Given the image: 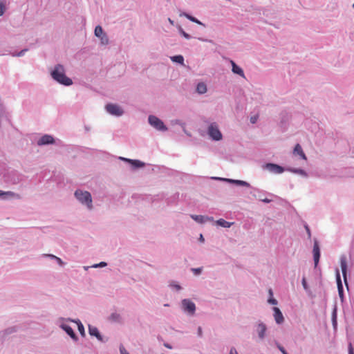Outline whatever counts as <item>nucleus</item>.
<instances>
[{"label":"nucleus","mask_w":354,"mask_h":354,"mask_svg":"<svg viewBox=\"0 0 354 354\" xmlns=\"http://www.w3.org/2000/svg\"><path fill=\"white\" fill-rule=\"evenodd\" d=\"M51 77L59 84L68 86L73 84V80L66 75L65 68L63 65L56 64L50 71Z\"/></svg>","instance_id":"nucleus-1"},{"label":"nucleus","mask_w":354,"mask_h":354,"mask_svg":"<svg viewBox=\"0 0 354 354\" xmlns=\"http://www.w3.org/2000/svg\"><path fill=\"white\" fill-rule=\"evenodd\" d=\"M74 196L80 204L85 206L88 210L93 209V199L89 192L77 189L74 192Z\"/></svg>","instance_id":"nucleus-2"},{"label":"nucleus","mask_w":354,"mask_h":354,"mask_svg":"<svg viewBox=\"0 0 354 354\" xmlns=\"http://www.w3.org/2000/svg\"><path fill=\"white\" fill-rule=\"evenodd\" d=\"M3 181L6 183L15 185L22 180L23 176L14 169H6L1 173Z\"/></svg>","instance_id":"nucleus-3"},{"label":"nucleus","mask_w":354,"mask_h":354,"mask_svg":"<svg viewBox=\"0 0 354 354\" xmlns=\"http://www.w3.org/2000/svg\"><path fill=\"white\" fill-rule=\"evenodd\" d=\"M249 187L251 189L250 194L256 199L265 203H270L272 201V199L268 198L267 196H273L274 195L272 194L268 193L264 190H261L256 187H253L251 185Z\"/></svg>","instance_id":"nucleus-4"},{"label":"nucleus","mask_w":354,"mask_h":354,"mask_svg":"<svg viewBox=\"0 0 354 354\" xmlns=\"http://www.w3.org/2000/svg\"><path fill=\"white\" fill-rule=\"evenodd\" d=\"M149 124L155 129L159 131L165 132L168 130L167 127L164 124L162 120L153 115L148 117Z\"/></svg>","instance_id":"nucleus-5"},{"label":"nucleus","mask_w":354,"mask_h":354,"mask_svg":"<svg viewBox=\"0 0 354 354\" xmlns=\"http://www.w3.org/2000/svg\"><path fill=\"white\" fill-rule=\"evenodd\" d=\"M207 134L214 141H219L222 139L223 136L218 129V126L216 122H212L207 128Z\"/></svg>","instance_id":"nucleus-6"},{"label":"nucleus","mask_w":354,"mask_h":354,"mask_svg":"<svg viewBox=\"0 0 354 354\" xmlns=\"http://www.w3.org/2000/svg\"><path fill=\"white\" fill-rule=\"evenodd\" d=\"M196 308L195 304L191 299H183L181 301V309L188 315H194L196 312Z\"/></svg>","instance_id":"nucleus-7"},{"label":"nucleus","mask_w":354,"mask_h":354,"mask_svg":"<svg viewBox=\"0 0 354 354\" xmlns=\"http://www.w3.org/2000/svg\"><path fill=\"white\" fill-rule=\"evenodd\" d=\"M106 111L111 115L120 117L124 111L123 109L117 104L109 103L105 106Z\"/></svg>","instance_id":"nucleus-8"},{"label":"nucleus","mask_w":354,"mask_h":354,"mask_svg":"<svg viewBox=\"0 0 354 354\" xmlns=\"http://www.w3.org/2000/svg\"><path fill=\"white\" fill-rule=\"evenodd\" d=\"M264 168L269 171L270 173L274 174H282L283 171H286V168L272 162L266 163L264 166Z\"/></svg>","instance_id":"nucleus-9"},{"label":"nucleus","mask_w":354,"mask_h":354,"mask_svg":"<svg viewBox=\"0 0 354 354\" xmlns=\"http://www.w3.org/2000/svg\"><path fill=\"white\" fill-rule=\"evenodd\" d=\"M266 330L267 326L263 322L259 321L256 324L255 331L257 333L258 337L260 340H263L265 339L266 336Z\"/></svg>","instance_id":"nucleus-10"},{"label":"nucleus","mask_w":354,"mask_h":354,"mask_svg":"<svg viewBox=\"0 0 354 354\" xmlns=\"http://www.w3.org/2000/svg\"><path fill=\"white\" fill-rule=\"evenodd\" d=\"M212 179L216 180L225 181L231 184H234L237 186H243V187H250V184L246 181L242 180H234L230 178H221V177H212Z\"/></svg>","instance_id":"nucleus-11"},{"label":"nucleus","mask_w":354,"mask_h":354,"mask_svg":"<svg viewBox=\"0 0 354 354\" xmlns=\"http://www.w3.org/2000/svg\"><path fill=\"white\" fill-rule=\"evenodd\" d=\"M340 266L342 269V272L344 278V281L346 287H348V280H347V259L346 255L342 254L340 257Z\"/></svg>","instance_id":"nucleus-12"},{"label":"nucleus","mask_w":354,"mask_h":354,"mask_svg":"<svg viewBox=\"0 0 354 354\" xmlns=\"http://www.w3.org/2000/svg\"><path fill=\"white\" fill-rule=\"evenodd\" d=\"M21 196L12 191H3L0 189V199L6 201L10 199H20Z\"/></svg>","instance_id":"nucleus-13"},{"label":"nucleus","mask_w":354,"mask_h":354,"mask_svg":"<svg viewBox=\"0 0 354 354\" xmlns=\"http://www.w3.org/2000/svg\"><path fill=\"white\" fill-rule=\"evenodd\" d=\"M55 142V140L53 136L49 134H44L37 141L38 146H44L48 145H53Z\"/></svg>","instance_id":"nucleus-14"},{"label":"nucleus","mask_w":354,"mask_h":354,"mask_svg":"<svg viewBox=\"0 0 354 354\" xmlns=\"http://www.w3.org/2000/svg\"><path fill=\"white\" fill-rule=\"evenodd\" d=\"M313 254L314 264H315V267L316 268L319 263L320 255H321L319 243L316 239H314Z\"/></svg>","instance_id":"nucleus-15"},{"label":"nucleus","mask_w":354,"mask_h":354,"mask_svg":"<svg viewBox=\"0 0 354 354\" xmlns=\"http://www.w3.org/2000/svg\"><path fill=\"white\" fill-rule=\"evenodd\" d=\"M59 327L66 332V333L70 336V337L74 341L77 342L79 340V338L73 329L68 324H65L64 323H62L59 324Z\"/></svg>","instance_id":"nucleus-16"},{"label":"nucleus","mask_w":354,"mask_h":354,"mask_svg":"<svg viewBox=\"0 0 354 354\" xmlns=\"http://www.w3.org/2000/svg\"><path fill=\"white\" fill-rule=\"evenodd\" d=\"M120 159L124 162H129L131 165V167L132 169L141 168L145 166V163L138 160H132L123 157H120Z\"/></svg>","instance_id":"nucleus-17"},{"label":"nucleus","mask_w":354,"mask_h":354,"mask_svg":"<svg viewBox=\"0 0 354 354\" xmlns=\"http://www.w3.org/2000/svg\"><path fill=\"white\" fill-rule=\"evenodd\" d=\"M335 277H336L338 294H339V298L341 299V300L343 301V299H344V288H343L339 271L338 269H336Z\"/></svg>","instance_id":"nucleus-18"},{"label":"nucleus","mask_w":354,"mask_h":354,"mask_svg":"<svg viewBox=\"0 0 354 354\" xmlns=\"http://www.w3.org/2000/svg\"><path fill=\"white\" fill-rule=\"evenodd\" d=\"M88 333L91 336L95 337L97 340L102 342H105L106 341L104 339L103 336L100 333L98 328L94 326L88 325Z\"/></svg>","instance_id":"nucleus-19"},{"label":"nucleus","mask_w":354,"mask_h":354,"mask_svg":"<svg viewBox=\"0 0 354 354\" xmlns=\"http://www.w3.org/2000/svg\"><path fill=\"white\" fill-rule=\"evenodd\" d=\"M273 311H274V320H275L276 323L277 324H282L284 322V317H283V315L281 311L280 310V309L277 307H274Z\"/></svg>","instance_id":"nucleus-20"},{"label":"nucleus","mask_w":354,"mask_h":354,"mask_svg":"<svg viewBox=\"0 0 354 354\" xmlns=\"http://www.w3.org/2000/svg\"><path fill=\"white\" fill-rule=\"evenodd\" d=\"M59 321H62V322H63V321H65L66 319H65L64 318H63V317H61V318H59ZM66 320H67V321H69V322H75V323H76V324H77V328H78V330H79V332H80V335H81L82 336H84V335H85V330H84V326H83L82 323L80 322V319H76V320H75V319H73L68 318V319H67Z\"/></svg>","instance_id":"nucleus-21"},{"label":"nucleus","mask_w":354,"mask_h":354,"mask_svg":"<svg viewBox=\"0 0 354 354\" xmlns=\"http://www.w3.org/2000/svg\"><path fill=\"white\" fill-rule=\"evenodd\" d=\"M232 65V71L236 75H240L242 77H245L243 70L233 60H230Z\"/></svg>","instance_id":"nucleus-22"},{"label":"nucleus","mask_w":354,"mask_h":354,"mask_svg":"<svg viewBox=\"0 0 354 354\" xmlns=\"http://www.w3.org/2000/svg\"><path fill=\"white\" fill-rule=\"evenodd\" d=\"M286 171L292 172L295 174L300 175L304 178H307L308 176V174H307V172L305 170H304L303 169L286 167Z\"/></svg>","instance_id":"nucleus-23"},{"label":"nucleus","mask_w":354,"mask_h":354,"mask_svg":"<svg viewBox=\"0 0 354 354\" xmlns=\"http://www.w3.org/2000/svg\"><path fill=\"white\" fill-rule=\"evenodd\" d=\"M109 319L115 323L122 324V317L118 313H113L110 315Z\"/></svg>","instance_id":"nucleus-24"},{"label":"nucleus","mask_w":354,"mask_h":354,"mask_svg":"<svg viewBox=\"0 0 354 354\" xmlns=\"http://www.w3.org/2000/svg\"><path fill=\"white\" fill-rule=\"evenodd\" d=\"M294 153L299 155L302 159L306 160V156L299 144H297L294 148Z\"/></svg>","instance_id":"nucleus-25"},{"label":"nucleus","mask_w":354,"mask_h":354,"mask_svg":"<svg viewBox=\"0 0 354 354\" xmlns=\"http://www.w3.org/2000/svg\"><path fill=\"white\" fill-rule=\"evenodd\" d=\"M180 15V16H185L189 21H192L194 23H196L197 24H199V25L205 26V25L201 21H199L198 19H196V17L192 16L191 15H189L188 13L183 12Z\"/></svg>","instance_id":"nucleus-26"},{"label":"nucleus","mask_w":354,"mask_h":354,"mask_svg":"<svg viewBox=\"0 0 354 354\" xmlns=\"http://www.w3.org/2000/svg\"><path fill=\"white\" fill-rule=\"evenodd\" d=\"M234 223L228 222L223 218H220L216 221V224L221 227H225V228H229Z\"/></svg>","instance_id":"nucleus-27"},{"label":"nucleus","mask_w":354,"mask_h":354,"mask_svg":"<svg viewBox=\"0 0 354 354\" xmlns=\"http://www.w3.org/2000/svg\"><path fill=\"white\" fill-rule=\"evenodd\" d=\"M196 91L199 94H204L207 92V86L203 82H199L198 83L196 86Z\"/></svg>","instance_id":"nucleus-28"},{"label":"nucleus","mask_w":354,"mask_h":354,"mask_svg":"<svg viewBox=\"0 0 354 354\" xmlns=\"http://www.w3.org/2000/svg\"><path fill=\"white\" fill-rule=\"evenodd\" d=\"M337 308H336V306H335L333 310L332 316H331L332 324H333V326L335 330L337 328Z\"/></svg>","instance_id":"nucleus-29"},{"label":"nucleus","mask_w":354,"mask_h":354,"mask_svg":"<svg viewBox=\"0 0 354 354\" xmlns=\"http://www.w3.org/2000/svg\"><path fill=\"white\" fill-rule=\"evenodd\" d=\"M169 287L173 290L176 291H180L182 290V287L175 281H170L169 283Z\"/></svg>","instance_id":"nucleus-30"},{"label":"nucleus","mask_w":354,"mask_h":354,"mask_svg":"<svg viewBox=\"0 0 354 354\" xmlns=\"http://www.w3.org/2000/svg\"><path fill=\"white\" fill-rule=\"evenodd\" d=\"M171 59L172 62H176L180 64H183V63H184V57L183 55H174L173 57H171Z\"/></svg>","instance_id":"nucleus-31"},{"label":"nucleus","mask_w":354,"mask_h":354,"mask_svg":"<svg viewBox=\"0 0 354 354\" xmlns=\"http://www.w3.org/2000/svg\"><path fill=\"white\" fill-rule=\"evenodd\" d=\"M192 218L199 223H204L207 219V217H205L202 215H192Z\"/></svg>","instance_id":"nucleus-32"},{"label":"nucleus","mask_w":354,"mask_h":354,"mask_svg":"<svg viewBox=\"0 0 354 354\" xmlns=\"http://www.w3.org/2000/svg\"><path fill=\"white\" fill-rule=\"evenodd\" d=\"M17 331V327L16 326H12V327H9L6 329H5L3 331L1 332L3 336H6V335H10L13 333H15Z\"/></svg>","instance_id":"nucleus-33"},{"label":"nucleus","mask_w":354,"mask_h":354,"mask_svg":"<svg viewBox=\"0 0 354 354\" xmlns=\"http://www.w3.org/2000/svg\"><path fill=\"white\" fill-rule=\"evenodd\" d=\"M94 34L97 37H102L104 34H105L103 31V29L101 26L98 25L95 28Z\"/></svg>","instance_id":"nucleus-34"},{"label":"nucleus","mask_w":354,"mask_h":354,"mask_svg":"<svg viewBox=\"0 0 354 354\" xmlns=\"http://www.w3.org/2000/svg\"><path fill=\"white\" fill-rule=\"evenodd\" d=\"M99 38L100 39V41L102 45H107L109 44V38L106 34H104Z\"/></svg>","instance_id":"nucleus-35"},{"label":"nucleus","mask_w":354,"mask_h":354,"mask_svg":"<svg viewBox=\"0 0 354 354\" xmlns=\"http://www.w3.org/2000/svg\"><path fill=\"white\" fill-rule=\"evenodd\" d=\"M179 32L183 37H184L187 39H189L192 37L191 35L185 32L181 27H179Z\"/></svg>","instance_id":"nucleus-36"},{"label":"nucleus","mask_w":354,"mask_h":354,"mask_svg":"<svg viewBox=\"0 0 354 354\" xmlns=\"http://www.w3.org/2000/svg\"><path fill=\"white\" fill-rule=\"evenodd\" d=\"M202 270H203L202 268H191V271L196 276L200 275L201 274V272H202Z\"/></svg>","instance_id":"nucleus-37"},{"label":"nucleus","mask_w":354,"mask_h":354,"mask_svg":"<svg viewBox=\"0 0 354 354\" xmlns=\"http://www.w3.org/2000/svg\"><path fill=\"white\" fill-rule=\"evenodd\" d=\"M301 283H302V286H303L304 289L306 292H310V289H309L308 285V283H307V281H306V278H305V277H303L302 281H301Z\"/></svg>","instance_id":"nucleus-38"},{"label":"nucleus","mask_w":354,"mask_h":354,"mask_svg":"<svg viewBox=\"0 0 354 354\" xmlns=\"http://www.w3.org/2000/svg\"><path fill=\"white\" fill-rule=\"evenodd\" d=\"M106 266H107V263L106 262L101 261L99 263H95V264L93 265L91 267L97 268H104V267H106Z\"/></svg>","instance_id":"nucleus-39"},{"label":"nucleus","mask_w":354,"mask_h":354,"mask_svg":"<svg viewBox=\"0 0 354 354\" xmlns=\"http://www.w3.org/2000/svg\"><path fill=\"white\" fill-rule=\"evenodd\" d=\"M304 226V228L308 234V239H311V231H310V229L308 225L306 223H305Z\"/></svg>","instance_id":"nucleus-40"},{"label":"nucleus","mask_w":354,"mask_h":354,"mask_svg":"<svg viewBox=\"0 0 354 354\" xmlns=\"http://www.w3.org/2000/svg\"><path fill=\"white\" fill-rule=\"evenodd\" d=\"M6 11V6L4 3L0 1V17L3 15Z\"/></svg>","instance_id":"nucleus-41"},{"label":"nucleus","mask_w":354,"mask_h":354,"mask_svg":"<svg viewBox=\"0 0 354 354\" xmlns=\"http://www.w3.org/2000/svg\"><path fill=\"white\" fill-rule=\"evenodd\" d=\"M277 347L278 349L282 353V354H287L288 352L286 351L283 346H282L281 344H279L278 342H276Z\"/></svg>","instance_id":"nucleus-42"},{"label":"nucleus","mask_w":354,"mask_h":354,"mask_svg":"<svg viewBox=\"0 0 354 354\" xmlns=\"http://www.w3.org/2000/svg\"><path fill=\"white\" fill-rule=\"evenodd\" d=\"M28 50V48H24L21 50L17 52V57H22L25 55V53Z\"/></svg>","instance_id":"nucleus-43"},{"label":"nucleus","mask_w":354,"mask_h":354,"mask_svg":"<svg viewBox=\"0 0 354 354\" xmlns=\"http://www.w3.org/2000/svg\"><path fill=\"white\" fill-rule=\"evenodd\" d=\"M348 354H354V348L353 347L351 342L348 343Z\"/></svg>","instance_id":"nucleus-44"},{"label":"nucleus","mask_w":354,"mask_h":354,"mask_svg":"<svg viewBox=\"0 0 354 354\" xmlns=\"http://www.w3.org/2000/svg\"><path fill=\"white\" fill-rule=\"evenodd\" d=\"M268 302L270 304H272V305H277V299H275L273 297H270L268 300Z\"/></svg>","instance_id":"nucleus-45"},{"label":"nucleus","mask_w":354,"mask_h":354,"mask_svg":"<svg viewBox=\"0 0 354 354\" xmlns=\"http://www.w3.org/2000/svg\"><path fill=\"white\" fill-rule=\"evenodd\" d=\"M120 354H129L122 344L120 346Z\"/></svg>","instance_id":"nucleus-46"},{"label":"nucleus","mask_w":354,"mask_h":354,"mask_svg":"<svg viewBox=\"0 0 354 354\" xmlns=\"http://www.w3.org/2000/svg\"><path fill=\"white\" fill-rule=\"evenodd\" d=\"M60 266H64L65 263L59 258L57 257L55 260Z\"/></svg>","instance_id":"nucleus-47"},{"label":"nucleus","mask_w":354,"mask_h":354,"mask_svg":"<svg viewBox=\"0 0 354 354\" xmlns=\"http://www.w3.org/2000/svg\"><path fill=\"white\" fill-rule=\"evenodd\" d=\"M229 354H239V353L234 347H232L230 350Z\"/></svg>","instance_id":"nucleus-48"},{"label":"nucleus","mask_w":354,"mask_h":354,"mask_svg":"<svg viewBox=\"0 0 354 354\" xmlns=\"http://www.w3.org/2000/svg\"><path fill=\"white\" fill-rule=\"evenodd\" d=\"M257 120V116H252L250 118V122L252 124L256 123Z\"/></svg>","instance_id":"nucleus-49"},{"label":"nucleus","mask_w":354,"mask_h":354,"mask_svg":"<svg viewBox=\"0 0 354 354\" xmlns=\"http://www.w3.org/2000/svg\"><path fill=\"white\" fill-rule=\"evenodd\" d=\"M46 257L51 259H53V260H55V259L57 257H56L55 255L54 254H45Z\"/></svg>","instance_id":"nucleus-50"},{"label":"nucleus","mask_w":354,"mask_h":354,"mask_svg":"<svg viewBox=\"0 0 354 354\" xmlns=\"http://www.w3.org/2000/svg\"><path fill=\"white\" fill-rule=\"evenodd\" d=\"M198 40L200 41H205V42H212V40H209V39H204V38H202V37H199L198 38Z\"/></svg>","instance_id":"nucleus-51"},{"label":"nucleus","mask_w":354,"mask_h":354,"mask_svg":"<svg viewBox=\"0 0 354 354\" xmlns=\"http://www.w3.org/2000/svg\"><path fill=\"white\" fill-rule=\"evenodd\" d=\"M164 346H165L166 348H169V349H172L173 347L171 344H169V343H164L163 344Z\"/></svg>","instance_id":"nucleus-52"},{"label":"nucleus","mask_w":354,"mask_h":354,"mask_svg":"<svg viewBox=\"0 0 354 354\" xmlns=\"http://www.w3.org/2000/svg\"><path fill=\"white\" fill-rule=\"evenodd\" d=\"M202 334H203L202 328H201V326H199V327L198 328V335L199 337H201V336H202Z\"/></svg>","instance_id":"nucleus-53"},{"label":"nucleus","mask_w":354,"mask_h":354,"mask_svg":"<svg viewBox=\"0 0 354 354\" xmlns=\"http://www.w3.org/2000/svg\"><path fill=\"white\" fill-rule=\"evenodd\" d=\"M199 241L201 242H204L205 241L204 237H203V234H200Z\"/></svg>","instance_id":"nucleus-54"},{"label":"nucleus","mask_w":354,"mask_h":354,"mask_svg":"<svg viewBox=\"0 0 354 354\" xmlns=\"http://www.w3.org/2000/svg\"><path fill=\"white\" fill-rule=\"evenodd\" d=\"M11 55H12V56H13V57H17V52L12 53H11Z\"/></svg>","instance_id":"nucleus-55"},{"label":"nucleus","mask_w":354,"mask_h":354,"mask_svg":"<svg viewBox=\"0 0 354 354\" xmlns=\"http://www.w3.org/2000/svg\"><path fill=\"white\" fill-rule=\"evenodd\" d=\"M168 21H169V23H170L171 24H172V25L174 24V21H173V20H171L170 18H169V19H168Z\"/></svg>","instance_id":"nucleus-56"},{"label":"nucleus","mask_w":354,"mask_h":354,"mask_svg":"<svg viewBox=\"0 0 354 354\" xmlns=\"http://www.w3.org/2000/svg\"><path fill=\"white\" fill-rule=\"evenodd\" d=\"M89 268H90L89 266H84V267L85 270H88Z\"/></svg>","instance_id":"nucleus-57"},{"label":"nucleus","mask_w":354,"mask_h":354,"mask_svg":"<svg viewBox=\"0 0 354 354\" xmlns=\"http://www.w3.org/2000/svg\"><path fill=\"white\" fill-rule=\"evenodd\" d=\"M269 294L272 296V290L271 289H270L269 290Z\"/></svg>","instance_id":"nucleus-58"},{"label":"nucleus","mask_w":354,"mask_h":354,"mask_svg":"<svg viewBox=\"0 0 354 354\" xmlns=\"http://www.w3.org/2000/svg\"><path fill=\"white\" fill-rule=\"evenodd\" d=\"M164 306H169V304H165Z\"/></svg>","instance_id":"nucleus-59"},{"label":"nucleus","mask_w":354,"mask_h":354,"mask_svg":"<svg viewBox=\"0 0 354 354\" xmlns=\"http://www.w3.org/2000/svg\"><path fill=\"white\" fill-rule=\"evenodd\" d=\"M352 7L354 8V3L353 4Z\"/></svg>","instance_id":"nucleus-60"},{"label":"nucleus","mask_w":354,"mask_h":354,"mask_svg":"<svg viewBox=\"0 0 354 354\" xmlns=\"http://www.w3.org/2000/svg\"><path fill=\"white\" fill-rule=\"evenodd\" d=\"M287 354H288V353H287Z\"/></svg>","instance_id":"nucleus-61"}]
</instances>
